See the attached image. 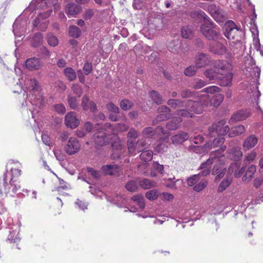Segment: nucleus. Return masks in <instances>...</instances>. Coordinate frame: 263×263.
<instances>
[{"instance_id": "1", "label": "nucleus", "mask_w": 263, "mask_h": 263, "mask_svg": "<svg viewBox=\"0 0 263 263\" xmlns=\"http://www.w3.org/2000/svg\"><path fill=\"white\" fill-rule=\"evenodd\" d=\"M3 185L0 186V194L6 196L14 197L20 191V185L17 180L8 178L7 173L4 174L3 179Z\"/></svg>"}, {"instance_id": "2", "label": "nucleus", "mask_w": 263, "mask_h": 263, "mask_svg": "<svg viewBox=\"0 0 263 263\" xmlns=\"http://www.w3.org/2000/svg\"><path fill=\"white\" fill-rule=\"evenodd\" d=\"M202 34L209 40L217 41L219 39V30L210 19L205 21L200 27Z\"/></svg>"}, {"instance_id": "3", "label": "nucleus", "mask_w": 263, "mask_h": 263, "mask_svg": "<svg viewBox=\"0 0 263 263\" xmlns=\"http://www.w3.org/2000/svg\"><path fill=\"white\" fill-rule=\"evenodd\" d=\"M225 36L229 40H235V42L240 40V35L242 33L241 30L235 27V25L232 21H229L225 24Z\"/></svg>"}, {"instance_id": "4", "label": "nucleus", "mask_w": 263, "mask_h": 263, "mask_svg": "<svg viewBox=\"0 0 263 263\" xmlns=\"http://www.w3.org/2000/svg\"><path fill=\"white\" fill-rule=\"evenodd\" d=\"M202 102L205 106L213 105L219 106L223 100V96L217 93L212 96L209 94L201 95Z\"/></svg>"}, {"instance_id": "5", "label": "nucleus", "mask_w": 263, "mask_h": 263, "mask_svg": "<svg viewBox=\"0 0 263 263\" xmlns=\"http://www.w3.org/2000/svg\"><path fill=\"white\" fill-rule=\"evenodd\" d=\"M211 136L215 133L218 135H224L230 130V128L228 125H226L224 120H221L217 123H214L209 127V129Z\"/></svg>"}, {"instance_id": "6", "label": "nucleus", "mask_w": 263, "mask_h": 263, "mask_svg": "<svg viewBox=\"0 0 263 263\" xmlns=\"http://www.w3.org/2000/svg\"><path fill=\"white\" fill-rule=\"evenodd\" d=\"M80 147L81 144L78 139L70 137L64 146V150L67 154L72 155L78 152Z\"/></svg>"}, {"instance_id": "7", "label": "nucleus", "mask_w": 263, "mask_h": 263, "mask_svg": "<svg viewBox=\"0 0 263 263\" xmlns=\"http://www.w3.org/2000/svg\"><path fill=\"white\" fill-rule=\"evenodd\" d=\"M157 112L158 115L155 120L153 121V124H156L159 122L170 119L172 116L171 109L165 105H162L158 107Z\"/></svg>"}, {"instance_id": "8", "label": "nucleus", "mask_w": 263, "mask_h": 263, "mask_svg": "<svg viewBox=\"0 0 263 263\" xmlns=\"http://www.w3.org/2000/svg\"><path fill=\"white\" fill-rule=\"evenodd\" d=\"M198 97V101H193L192 100H188L186 102V104L185 105L187 109L192 112H194L196 114H200L203 110V106H205L202 102L201 95Z\"/></svg>"}, {"instance_id": "9", "label": "nucleus", "mask_w": 263, "mask_h": 263, "mask_svg": "<svg viewBox=\"0 0 263 263\" xmlns=\"http://www.w3.org/2000/svg\"><path fill=\"white\" fill-rule=\"evenodd\" d=\"M104 127L107 134L117 135L119 132L126 131L129 126L125 123H118L114 128L110 123H106L104 124Z\"/></svg>"}, {"instance_id": "10", "label": "nucleus", "mask_w": 263, "mask_h": 263, "mask_svg": "<svg viewBox=\"0 0 263 263\" xmlns=\"http://www.w3.org/2000/svg\"><path fill=\"white\" fill-rule=\"evenodd\" d=\"M211 62L209 55L203 53H198L195 57V64L198 68L205 67Z\"/></svg>"}, {"instance_id": "11", "label": "nucleus", "mask_w": 263, "mask_h": 263, "mask_svg": "<svg viewBox=\"0 0 263 263\" xmlns=\"http://www.w3.org/2000/svg\"><path fill=\"white\" fill-rule=\"evenodd\" d=\"M101 130L95 136V142L96 144L99 146H102L107 143L109 140L108 137L111 135L106 134L104 125L101 126Z\"/></svg>"}, {"instance_id": "12", "label": "nucleus", "mask_w": 263, "mask_h": 263, "mask_svg": "<svg viewBox=\"0 0 263 263\" xmlns=\"http://www.w3.org/2000/svg\"><path fill=\"white\" fill-rule=\"evenodd\" d=\"M79 120L76 117V114L71 111L68 112L65 117V123L67 127L76 128L79 124Z\"/></svg>"}, {"instance_id": "13", "label": "nucleus", "mask_w": 263, "mask_h": 263, "mask_svg": "<svg viewBox=\"0 0 263 263\" xmlns=\"http://www.w3.org/2000/svg\"><path fill=\"white\" fill-rule=\"evenodd\" d=\"M229 64L226 61H216L213 64V68L219 75H223L229 72Z\"/></svg>"}, {"instance_id": "14", "label": "nucleus", "mask_w": 263, "mask_h": 263, "mask_svg": "<svg viewBox=\"0 0 263 263\" xmlns=\"http://www.w3.org/2000/svg\"><path fill=\"white\" fill-rule=\"evenodd\" d=\"M42 66L43 63L39 58H29L26 61V67L29 70H38Z\"/></svg>"}, {"instance_id": "15", "label": "nucleus", "mask_w": 263, "mask_h": 263, "mask_svg": "<svg viewBox=\"0 0 263 263\" xmlns=\"http://www.w3.org/2000/svg\"><path fill=\"white\" fill-rule=\"evenodd\" d=\"M240 163L239 162H233L228 168V173L230 174L234 173V176L235 177H240L242 175L245 170L243 167H240Z\"/></svg>"}, {"instance_id": "16", "label": "nucleus", "mask_w": 263, "mask_h": 263, "mask_svg": "<svg viewBox=\"0 0 263 263\" xmlns=\"http://www.w3.org/2000/svg\"><path fill=\"white\" fill-rule=\"evenodd\" d=\"M251 115L250 111L248 109H241L234 114L229 120L230 123L233 121H240L246 119Z\"/></svg>"}, {"instance_id": "17", "label": "nucleus", "mask_w": 263, "mask_h": 263, "mask_svg": "<svg viewBox=\"0 0 263 263\" xmlns=\"http://www.w3.org/2000/svg\"><path fill=\"white\" fill-rule=\"evenodd\" d=\"M102 171L105 175H118L121 171L120 167L115 164H107L102 167Z\"/></svg>"}, {"instance_id": "18", "label": "nucleus", "mask_w": 263, "mask_h": 263, "mask_svg": "<svg viewBox=\"0 0 263 263\" xmlns=\"http://www.w3.org/2000/svg\"><path fill=\"white\" fill-rule=\"evenodd\" d=\"M81 7L77 4L69 3L65 8V12L67 15L74 17L81 11Z\"/></svg>"}, {"instance_id": "19", "label": "nucleus", "mask_w": 263, "mask_h": 263, "mask_svg": "<svg viewBox=\"0 0 263 263\" xmlns=\"http://www.w3.org/2000/svg\"><path fill=\"white\" fill-rule=\"evenodd\" d=\"M81 104L83 109L84 110H90L94 112L97 110L96 104L94 102L90 101L88 97L86 96H83Z\"/></svg>"}, {"instance_id": "20", "label": "nucleus", "mask_w": 263, "mask_h": 263, "mask_svg": "<svg viewBox=\"0 0 263 263\" xmlns=\"http://www.w3.org/2000/svg\"><path fill=\"white\" fill-rule=\"evenodd\" d=\"M258 143V138L254 135H251L248 137L243 143L244 150L247 151L254 147Z\"/></svg>"}, {"instance_id": "21", "label": "nucleus", "mask_w": 263, "mask_h": 263, "mask_svg": "<svg viewBox=\"0 0 263 263\" xmlns=\"http://www.w3.org/2000/svg\"><path fill=\"white\" fill-rule=\"evenodd\" d=\"M226 168L222 163L215 165L212 171L213 175H216L215 180L218 181L223 177Z\"/></svg>"}, {"instance_id": "22", "label": "nucleus", "mask_w": 263, "mask_h": 263, "mask_svg": "<svg viewBox=\"0 0 263 263\" xmlns=\"http://www.w3.org/2000/svg\"><path fill=\"white\" fill-rule=\"evenodd\" d=\"M58 0H45L44 4L48 9L44 13H40V16L44 18L49 16L52 12V7H54V9H55Z\"/></svg>"}, {"instance_id": "23", "label": "nucleus", "mask_w": 263, "mask_h": 263, "mask_svg": "<svg viewBox=\"0 0 263 263\" xmlns=\"http://www.w3.org/2000/svg\"><path fill=\"white\" fill-rule=\"evenodd\" d=\"M219 77L217 80L220 85L222 86H228L231 83L232 79V73L229 72L225 73L223 75H219Z\"/></svg>"}, {"instance_id": "24", "label": "nucleus", "mask_w": 263, "mask_h": 263, "mask_svg": "<svg viewBox=\"0 0 263 263\" xmlns=\"http://www.w3.org/2000/svg\"><path fill=\"white\" fill-rule=\"evenodd\" d=\"M224 141V138L222 137L219 136L218 138L214 139L212 142L214 148H215L218 146H220V148L218 149V150H220V151L214 154V156H215L217 157H219V155H221V154L226 149V146H221V145L223 143Z\"/></svg>"}, {"instance_id": "25", "label": "nucleus", "mask_w": 263, "mask_h": 263, "mask_svg": "<svg viewBox=\"0 0 263 263\" xmlns=\"http://www.w3.org/2000/svg\"><path fill=\"white\" fill-rule=\"evenodd\" d=\"M128 152L130 155H135L137 152L142 151V148L138 146L137 142L133 140L128 139L127 143Z\"/></svg>"}, {"instance_id": "26", "label": "nucleus", "mask_w": 263, "mask_h": 263, "mask_svg": "<svg viewBox=\"0 0 263 263\" xmlns=\"http://www.w3.org/2000/svg\"><path fill=\"white\" fill-rule=\"evenodd\" d=\"M182 121L180 117L173 118L167 123L166 127L167 129L172 130L177 129L179 126L180 123Z\"/></svg>"}, {"instance_id": "27", "label": "nucleus", "mask_w": 263, "mask_h": 263, "mask_svg": "<svg viewBox=\"0 0 263 263\" xmlns=\"http://www.w3.org/2000/svg\"><path fill=\"white\" fill-rule=\"evenodd\" d=\"M216 41L215 46H211L210 51L217 54H224L226 51V47L221 43L219 42L218 40Z\"/></svg>"}, {"instance_id": "28", "label": "nucleus", "mask_w": 263, "mask_h": 263, "mask_svg": "<svg viewBox=\"0 0 263 263\" xmlns=\"http://www.w3.org/2000/svg\"><path fill=\"white\" fill-rule=\"evenodd\" d=\"M246 128L243 125H239L232 127L229 133V137H234L240 135L246 132Z\"/></svg>"}, {"instance_id": "29", "label": "nucleus", "mask_w": 263, "mask_h": 263, "mask_svg": "<svg viewBox=\"0 0 263 263\" xmlns=\"http://www.w3.org/2000/svg\"><path fill=\"white\" fill-rule=\"evenodd\" d=\"M189 136L188 134L185 132H181L179 134L176 135L171 138L172 142L174 144L182 143L186 141Z\"/></svg>"}, {"instance_id": "30", "label": "nucleus", "mask_w": 263, "mask_h": 263, "mask_svg": "<svg viewBox=\"0 0 263 263\" xmlns=\"http://www.w3.org/2000/svg\"><path fill=\"white\" fill-rule=\"evenodd\" d=\"M190 16L192 18L197 21L203 19L204 22L210 18L206 15L205 13L201 10H198L191 12Z\"/></svg>"}, {"instance_id": "31", "label": "nucleus", "mask_w": 263, "mask_h": 263, "mask_svg": "<svg viewBox=\"0 0 263 263\" xmlns=\"http://www.w3.org/2000/svg\"><path fill=\"white\" fill-rule=\"evenodd\" d=\"M242 156V153L239 147H234L231 148L229 152V157L231 159L237 160Z\"/></svg>"}, {"instance_id": "32", "label": "nucleus", "mask_w": 263, "mask_h": 263, "mask_svg": "<svg viewBox=\"0 0 263 263\" xmlns=\"http://www.w3.org/2000/svg\"><path fill=\"white\" fill-rule=\"evenodd\" d=\"M139 186L144 189H149L150 188L156 187L157 186V182L155 181L148 179H144L139 182Z\"/></svg>"}, {"instance_id": "33", "label": "nucleus", "mask_w": 263, "mask_h": 263, "mask_svg": "<svg viewBox=\"0 0 263 263\" xmlns=\"http://www.w3.org/2000/svg\"><path fill=\"white\" fill-rule=\"evenodd\" d=\"M219 151L220 150H216L214 152H213L211 154L210 157L205 162L201 163V164L200 166L199 169H210L211 165L214 162V159H217V157L214 156V154Z\"/></svg>"}, {"instance_id": "34", "label": "nucleus", "mask_w": 263, "mask_h": 263, "mask_svg": "<svg viewBox=\"0 0 263 263\" xmlns=\"http://www.w3.org/2000/svg\"><path fill=\"white\" fill-rule=\"evenodd\" d=\"M204 76L211 80L217 81L219 77V74L217 73L214 69H208L204 71Z\"/></svg>"}, {"instance_id": "35", "label": "nucleus", "mask_w": 263, "mask_h": 263, "mask_svg": "<svg viewBox=\"0 0 263 263\" xmlns=\"http://www.w3.org/2000/svg\"><path fill=\"white\" fill-rule=\"evenodd\" d=\"M149 95L152 100L157 104H161L164 102L162 96L156 91L152 90L149 93Z\"/></svg>"}, {"instance_id": "36", "label": "nucleus", "mask_w": 263, "mask_h": 263, "mask_svg": "<svg viewBox=\"0 0 263 263\" xmlns=\"http://www.w3.org/2000/svg\"><path fill=\"white\" fill-rule=\"evenodd\" d=\"M181 35L184 39H191L193 36L192 29L189 26H185L182 27L181 30Z\"/></svg>"}, {"instance_id": "37", "label": "nucleus", "mask_w": 263, "mask_h": 263, "mask_svg": "<svg viewBox=\"0 0 263 263\" xmlns=\"http://www.w3.org/2000/svg\"><path fill=\"white\" fill-rule=\"evenodd\" d=\"M167 104L172 108L175 109L185 106L184 105V102L178 99H171L167 101Z\"/></svg>"}, {"instance_id": "38", "label": "nucleus", "mask_w": 263, "mask_h": 263, "mask_svg": "<svg viewBox=\"0 0 263 263\" xmlns=\"http://www.w3.org/2000/svg\"><path fill=\"white\" fill-rule=\"evenodd\" d=\"M31 45L33 47H36L40 46L43 42V35L41 33H35L31 40Z\"/></svg>"}, {"instance_id": "39", "label": "nucleus", "mask_w": 263, "mask_h": 263, "mask_svg": "<svg viewBox=\"0 0 263 263\" xmlns=\"http://www.w3.org/2000/svg\"><path fill=\"white\" fill-rule=\"evenodd\" d=\"M25 85L28 86V88L32 90L37 91L39 89V85L37 81L34 79H27L25 81Z\"/></svg>"}, {"instance_id": "40", "label": "nucleus", "mask_w": 263, "mask_h": 263, "mask_svg": "<svg viewBox=\"0 0 263 263\" xmlns=\"http://www.w3.org/2000/svg\"><path fill=\"white\" fill-rule=\"evenodd\" d=\"M64 73L66 78L70 81H72L77 77L76 73L74 69L71 67H67L64 70Z\"/></svg>"}, {"instance_id": "41", "label": "nucleus", "mask_w": 263, "mask_h": 263, "mask_svg": "<svg viewBox=\"0 0 263 263\" xmlns=\"http://www.w3.org/2000/svg\"><path fill=\"white\" fill-rule=\"evenodd\" d=\"M132 199L139 206L140 208L143 209L145 208V204L143 196L140 194H137L133 196Z\"/></svg>"}, {"instance_id": "42", "label": "nucleus", "mask_w": 263, "mask_h": 263, "mask_svg": "<svg viewBox=\"0 0 263 263\" xmlns=\"http://www.w3.org/2000/svg\"><path fill=\"white\" fill-rule=\"evenodd\" d=\"M256 170V166L254 165H251L248 168L245 175L243 177V178L246 181H250L252 179L253 174L255 173Z\"/></svg>"}, {"instance_id": "43", "label": "nucleus", "mask_w": 263, "mask_h": 263, "mask_svg": "<svg viewBox=\"0 0 263 263\" xmlns=\"http://www.w3.org/2000/svg\"><path fill=\"white\" fill-rule=\"evenodd\" d=\"M232 178L231 177H227L219 184L217 191L219 193L224 191L231 183Z\"/></svg>"}, {"instance_id": "44", "label": "nucleus", "mask_w": 263, "mask_h": 263, "mask_svg": "<svg viewBox=\"0 0 263 263\" xmlns=\"http://www.w3.org/2000/svg\"><path fill=\"white\" fill-rule=\"evenodd\" d=\"M140 154V158L142 160L144 161H149L153 158V152L151 150H146L141 151Z\"/></svg>"}, {"instance_id": "45", "label": "nucleus", "mask_w": 263, "mask_h": 263, "mask_svg": "<svg viewBox=\"0 0 263 263\" xmlns=\"http://www.w3.org/2000/svg\"><path fill=\"white\" fill-rule=\"evenodd\" d=\"M199 69L196 65H191L186 68L184 71V74L187 77H192L196 74L197 69Z\"/></svg>"}, {"instance_id": "46", "label": "nucleus", "mask_w": 263, "mask_h": 263, "mask_svg": "<svg viewBox=\"0 0 263 263\" xmlns=\"http://www.w3.org/2000/svg\"><path fill=\"white\" fill-rule=\"evenodd\" d=\"M68 103L71 109H75L78 106L79 100L76 97L69 95L68 97Z\"/></svg>"}, {"instance_id": "47", "label": "nucleus", "mask_w": 263, "mask_h": 263, "mask_svg": "<svg viewBox=\"0 0 263 263\" xmlns=\"http://www.w3.org/2000/svg\"><path fill=\"white\" fill-rule=\"evenodd\" d=\"M81 33V30L76 26H71L69 27V34L70 36L77 38L80 36Z\"/></svg>"}, {"instance_id": "48", "label": "nucleus", "mask_w": 263, "mask_h": 263, "mask_svg": "<svg viewBox=\"0 0 263 263\" xmlns=\"http://www.w3.org/2000/svg\"><path fill=\"white\" fill-rule=\"evenodd\" d=\"M18 233L16 230H14L10 232V234L8 236L7 240L11 243L17 242L20 240V238L18 237Z\"/></svg>"}, {"instance_id": "49", "label": "nucleus", "mask_w": 263, "mask_h": 263, "mask_svg": "<svg viewBox=\"0 0 263 263\" xmlns=\"http://www.w3.org/2000/svg\"><path fill=\"white\" fill-rule=\"evenodd\" d=\"M176 115L184 118L193 117V114L192 113V111L187 109V108L186 109H183L177 110L176 112Z\"/></svg>"}, {"instance_id": "50", "label": "nucleus", "mask_w": 263, "mask_h": 263, "mask_svg": "<svg viewBox=\"0 0 263 263\" xmlns=\"http://www.w3.org/2000/svg\"><path fill=\"white\" fill-rule=\"evenodd\" d=\"M220 91V88L216 86H210L204 88L202 92H204L205 94H209L211 96H213V93L215 92H218Z\"/></svg>"}, {"instance_id": "51", "label": "nucleus", "mask_w": 263, "mask_h": 263, "mask_svg": "<svg viewBox=\"0 0 263 263\" xmlns=\"http://www.w3.org/2000/svg\"><path fill=\"white\" fill-rule=\"evenodd\" d=\"M47 40L48 44L51 46L55 47L58 44V39L52 34H48L47 35Z\"/></svg>"}, {"instance_id": "52", "label": "nucleus", "mask_w": 263, "mask_h": 263, "mask_svg": "<svg viewBox=\"0 0 263 263\" xmlns=\"http://www.w3.org/2000/svg\"><path fill=\"white\" fill-rule=\"evenodd\" d=\"M125 187L128 191L135 192L138 189V184L135 181H130L126 183Z\"/></svg>"}, {"instance_id": "53", "label": "nucleus", "mask_w": 263, "mask_h": 263, "mask_svg": "<svg viewBox=\"0 0 263 263\" xmlns=\"http://www.w3.org/2000/svg\"><path fill=\"white\" fill-rule=\"evenodd\" d=\"M106 107L109 112L115 114H118L119 113V107L112 102H109L106 104Z\"/></svg>"}, {"instance_id": "54", "label": "nucleus", "mask_w": 263, "mask_h": 263, "mask_svg": "<svg viewBox=\"0 0 263 263\" xmlns=\"http://www.w3.org/2000/svg\"><path fill=\"white\" fill-rule=\"evenodd\" d=\"M133 106V103L128 100L124 99L120 102V107L124 110H127Z\"/></svg>"}, {"instance_id": "55", "label": "nucleus", "mask_w": 263, "mask_h": 263, "mask_svg": "<svg viewBox=\"0 0 263 263\" xmlns=\"http://www.w3.org/2000/svg\"><path fill=\"white\" fill-rule=\"evenodd\" d=\"M145 196L150 200H154L158 198V191L156 190H152L147 191L145 194Z\"/></svg>"}, {"instance_id": "56", "label": "nucleus", "mask_w": 263, "mask_h": 263, "mask_svg": "<svg viewBox=\"0 0 263 263\" xmlns=\"http://www.w3.org/2000/svg\"><path fill=\"white\" fill-rule=\"evenodd\" d=\"M155 151L159 153H163L167 151V145L165 143H159L155 147Z\"/></svg>"}, {"instance_id": "57", "label": "nucleus", "mask_w": 263, "mask_h": 263, "mask_svg": "<svg viewBox=\"0 0 263 263\" xmlns=\"http://www.w3.org/2000/svg\"><path fill=\"white\" fill-rule=\"evenodd\" d=\"M208 84L207 82L202 79H198L193 85V87L196 89H200Z\"/></svg>"}, {"instance_id": "58", "label": "nucleus", "mask_w": 263, "mask_h": 263, "mask_svg": "<svg viewBox=\"0 0 263 263\" xmlns=\"http://www.w3.org/2000/svg\"><path fill=\"white\" fill-rule=\"evenodd\" d=\"M200 180L199 175H194L187 179V183L189 186H193Z\"/></svg>"}, {"instance_id": "59", "label": "nucleus", "mask_w": 263, "mask_h": 263, "mask_svg": "<svg viewBox=\"0 0 263 263\" xmlns=\"http://www.w3.org/2000/svg\"><path fill=\"white\" fill-rule=\"evenodd\" d=\"M71 89L73 93L78 96V98H80L83 92L82 87L78 84H73L71 87Z\"/></svg>"}, {"instance_id": "60", "label": "nucleus", "mask_w": 263, "mask_h": 263, "mask_svg": "<svg viewBox=\"0 0 263 263\" xmlns=\"http://www.w3.org/2000/svg\"><path fill=\"white\" fill-rule=\"evenodd\" d=\"M53 109L59 114H64L66 112V108L64 104H58L53 106Z\"/></svg>"}, {"instance_id": "61", "label": "nucleus", "mask_w": 263, "mask_h": 263, "mask_svg": "<svg viewBox=\"0 0 263 263\" xmlns=\"http://www.w3.org/2000/svg\"><path fill=\"white\" fill-rule=\"evenodd\" d=\"M207 184L206 181H201L194 186V190L196 192H200L206 187Z\"/></svg>"}, {"instance_id": "62", "label": "nucleus", "mask_w": 263, "mask_h": 263, "mask_svg": "<svg viewBox=\"0 0 263 263\" xmlns=\"http://www.w3.org/2000/svg\"><path fill=\"white\" fill-rule=\"evenodd\" d=\"M142 134L147 137H150L155 135V131L152 127H148L144 129Z\"/></svg>"}, {"instance_id": "63", "label": "nucleus", "mask_w": 263, "mask_h": 263, "mask_svg": "<svg viewBox=\"0 0 263 263\" xmlns=\"http://www.w3.org/2000/svg\"><path fill=\"white\" fill-rule=\"evenodd\" d=\"M54 154L59 161H63L65 159V156L61 150L55 149L54 151Z\"/></svg>"}, {"instance_id": "64", "label": "nucleus", "mask_w": 263, "mask_h": 263, "mask_svg": "<svg viewBox=\"0 0 263 263\" xmlns=\"http://www.w3.org/2000/svg\"><path fill=\"white\" fill-rule=\"evenodd\" d=\"M256 156V153L254 151H252L245 157V161L249 163L251 162L255 159Z\"/></svg>"}]
</instances>
